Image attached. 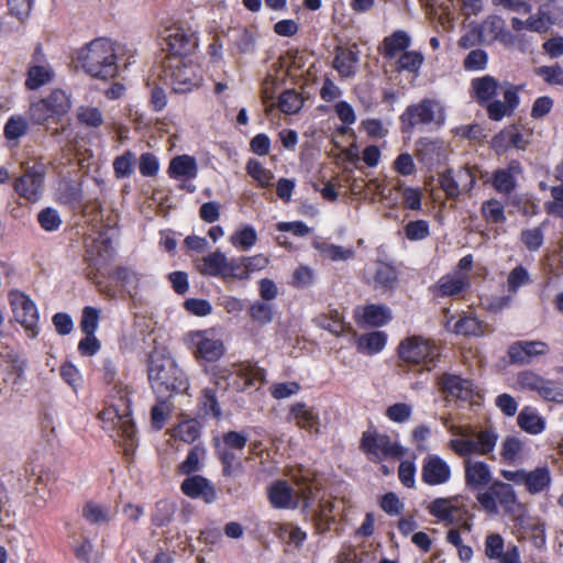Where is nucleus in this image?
I'll list each match as a JSON object with an SVG mask.
<instances>
[{
    "label": "nucleus",
    "mask_w": 563,
    "mask_h": 563,
    "mask_svg": "<svg viewBox=\"0 0 563 563\" xmlns=\"http://www.w3.org/2000/svg\"><path fill=\"white\" fill-rule=\"evenodd\" d=\"M206 455V450L199 445H195L188 452L185 461L178 466L179 472L183 475H189L199 471L201 460Z\"/></svg>",
    "instance_id": "obj_42"
},
{
    "label": "nucleus",
    "mask_w": 563,
    "mask_h": 563,
    "mask_svg": "<svg viewBox=\"0 0 563 563\" xmlns=\"http://www.w3.org/2000/svg\"><path fill=\"white\" fill-rule=\"evenodd\" d=\"M290 415L300 429L320 433V418L313 408L308 407L305 402H296L290 408Z\"/></svg>",
    "instance_id": "obj_23"
},
{
    "label": "nucleus",
    "mask_w": 563,
    "mask_h": 563,
    "mask_svg": "<svg viewBox=\"0 0 563 563\" xmlns=\"http://www.w3.org/2000/svg\"><path fill=\"white\" fill-rule=\"evenodd\" d=\"M104 379L109 384H113V391L115 393L114 397H117L120 402L125 400L128 401L130 399L129 395L131 393L130 387L122 382L115 380V371L110 363L104 365Z\"/></svg>",
    "instance_id": "obj_50"
},
{
    "label": "nucleus",
    "mask_w": 563,
    "mask_h": 563,
    "mask_svg": "<svg viewBox=\"0 0 563 563\" xmlns=\"http://www.w3.org/2000/svg\"><path fill=\"white\" fill-rule=\"evenodd\" d=\"M423 63V56L418 52L406 51L399 55L397 60L398 70L416 73Z\"/></svg>",
    "instance_id": "obj_56"
},
{
    "label": "nucleus",
    "mask_w": 563,
    "mask_h": 563,
    "mask_svg": "<svg viewBox=\"0 0 563 563\" xmlns=\"http://www.w3.org/2000/svg\"><path fill=\"white\" fill-rule=\"evenodd\" d=\"M118 407H121V409H118L117 406L112 407V411L117 417L114 427L118 430V434L123 438L124 453L129 455L134 452L136 445V427L130 417V399L128 405L125 400L121 401V405H118Z\"/></svg>",
    "instance_id": "obj_14"
},
{
    "label": "nucleus",
    "mask_w": 563,
    "mask_h": 563,
    "mask_svg": "<svg viewBox=\"0 0 563 563\" xmlns=\"http://www.w3.org/2000/svg\"><path fill=\"white\" fill-rule=\"evenodd\" d=\"M158 402L152 407L151 419L156 430H161L172 411V405L164 398H158Z\"/></svg>",
    "instance_id": "obj_53"
},
{
    "label": "nucleus",
    "mask_w": 563,
    "mask_h": 563,
    "mask_svg": "<svg viewBox=\"0 0 563 563\" xmlns=\"http://www.w3.org/2000/svg\"><path fill=\"white\" fill-rule=\"evenodd\" d=\"M410 45V37L404 31H396L390 36H387L382 46V54L388 58L394 59L398 55L406 52Z\"/></svg>",
    "instance_id": "obj_30"
},
{
    "label": "nucleus",
    "mask_w": 563,
    "mask_h": 563,
    "mask_svg": "<svg viewBox=\"0 0 563 563\" xmlns=\"http://www.w3.org/2000/svg\"><path fill=\"white\" fill-rule=\"evenodd\" d=\"M316 249L320 251V253L331 261H347L353 258L354 250L346 249L340 245L329 244V243H316Z\"/></svg>",
    "instance_id": "obj_41"
},
{
    "label": "nucleus",
    "mask_w": 563,
    "mask_h": 563,
    "mask_svg": "<svg viewBox=\"0 0 563 563\" xmlns=\"http://www.w3.org/2000/svg\"><path fill=\"white\" fill-rule=\"evenodd\" d=\"M559 20V13H555L549 7H543L538 18H529L522 21L518 18H512L511 25L516 31L528 29L534 32H545Z\"/></svg>",
    "instance_id": "obj_19"
},
{
    "label": "nucleus",
    "mask_w": 563,
    "mask_h": 563,
    "mask_svg": "<svg viewBox=\"0 0 563 563\" xmlns=\"http://www.w3.org/2000/svg\"><path fill=\"white\" fill-rule=\"evenodd\" d=\"M470 285L468 277L464 274L445 275L435 286V295L442 297L461 294Z\"/></svg>",
    "instance_id": "obj_25"
},
{
    "label": "nucleus",
    "mask_w": 563,
    "mask_h": 563,
    "mask_svg": "<svg viewBox=\"0 0 563 563\" xmlns=\"http://www.w3.org/2000/svg\"><path fill=\"white\" fill-rule=\"evenodd\" d=\"M43 100L52 110L49 113H54L58 121L71 107L69 96L60 89H54L46 98H43Z\"/></svg>",
    "instance_id": "obj_33"
},
{
    "label": "nucleus",
    "mask_w": 563,
    "mask_h": 563,
    "mask_svg": "<svg viewBox=\"0 0 563 563\" xmlns=\"http://www.w3.org/2000/svg\"><path fill=\"white\" fill-rule=\"evenodd\" d=\"M528 137L529 133L521 132L517 126H510L495 136L494 144L501 150H505L508 145L518 150H526L529 144Z\"/></svg>",
    "instance_id": "obj_26"
},
{
    "label": "nucleus",
    "mask_w": 563,
    "mask_h": 563,
    "mask_svg": "<svg viewBox=\"0 0 563 563\" xmlns=\"http://www.w3.org/2000/svg\"><path fill=\"white\" fill-rule=\"evenodd\" d=\"M438 386L445 400H470L473 395V383L455 374L444 373L438 378Z\"/></svg>",
    "instance_id": "obj_15"
},
{
    "label": "nucleus",
    "mask_w": 563,
    "mask_h": 563,
    "mask_svg": "<svg viewBox=\"0 0 563 563\" xmlns=\"http://www.w3.org/2000/svg\"><path fill=\"white\" fill-rule=\"evenodd\" d=\"M493 493L496 496V503L506 512H512L517 505V495L510 484L503 482L493 483Z\"/></svg>",
    "instance_id": "obj_32"
},
{
    "label": "nucleus",
    "mask_w": 563,
    "mask_h": 563,
    "mask_svg": "<svg viewBox=\"0 0 563 563\" xmlns=\"http://www.w3.org/2000/svg\"><path fill=\"white\" fill-rule=\"evenodd\" d=\"M410 126L418 124L440 125L444 121V110L440 102L432 99H423L421 102L407 108L401 117Z\"/></svg>",
    "instance_id": "obj_10"
},
{
    "label": "nucleus",
    "mask_w": 563,
    "mask_h": 563,
    "mask_svg": "<svg viewBox=\"0 0 563 563\" xmlns=\"http://www.w3.org/2000/svg\"><path fill=\"white\" fill-rule=\"evenodd\" d=\"M82 516L93 525H104L112 520L113 515L109 507L88 503L82 508Z\"/></svg>",
    "instance_id": "obj_38"
},
{
    "label": "nucleus",
    "mask_w": 563,
    "mask_h": 563,
    "mask_svg": "<svg viewBox=\"0 0 563 563\" xmlns=\"http://www.w3.org/2000/svg\"><path fill=\"white\" fill-rule=\"evenodd\" d=\"M477 167L464 166L454 170L459 188L463 192H470L475 185Z\"/></svg>",
    "instance_id": "obj_54"
},
{
    "label": "nucleus",
    "mask_w": 563,
    "mask_h": 563,
    "mask_svg": "<svg viewBox=\"0 0 563 563\" xmlns=\"http://www.w3.org/2000/svg\"><path fill=\"white\" fill-rule=\"evenodd\" d=\"M412 413V407L405 402H397L386 409V416L394 422L404 423Z\"/></svg>",
    "instance_id": "obj_62"
},
{
    "label": "nucleus",
    "mask_w": 563,
    "mask_h": 563,
    "mask_svg": "<svg viewBox=\"0 0 563 563\" xmlns=\"http://www.w3.org/2000/svg\"><path fill=\"white\" fill-rule=\"evenodd\" d=\"M523 451V443L517 437H507L501 444V457L508 463L517 462Z\"/></svg>",
    "instance_id": "obj_46"
},
{
    "label": "nucleus",
    "mask_w": 563,
    "mask_h": 563,
    "mask_svg": "<svg viewBox=\"0 0 563 563\" xmlns=\"http://www.w3.org/2000/svg\"><path fill=\"white\" fill-rule=\"evenodd\" d=\"M361 448L374 462H380L388 457L399 459L404 455V450L399 444L393 442L388 435L380 433L364 432Z\"/></svg>",
    "instance_id": "obj_9"
},
{
    "label": "nucleus",
    "mask_w": 563,
    "mask_h": 563,
    "mask_svg": "<svg viewBox=\"0 0 563 563\" xmlns=\"http://www.w3.org/2000/svg\"><path fill=\"white\" fill-rule=\"evenodd\" d=\"M442 16L440 23L446 31L453 29L455 20V11H460L465 18L477 15L483 10L482 0H448L446 3L441 4Z\"/></svg>",
    "instance_id": "obj_16"
},
{
    "label": "nucleus",
    "mask_w": 563,
    "mask_h": 563,
    "mask_svg": "<svg viewBox=\"0 0 563 563\" xmlns=\"http://www.w3.org/2000/svg\"><path fill=\"white\" fill-rule=\"evenodd\" d=\"M256 240L257 235L252 227H245L243 230L231 236V243L243 250L252 247L256 243Z\"/></svg>",
    "instance_id": "obj_61"
},
{
    "label": "nucleus",
    "mask_w": 563,
    "mask_h": 563,
    "mask_svg": "<svg viewBox=\"0 0 563 563\" xmlns=\"http://www.w3.org/2000/svg\"><path fill=\"white\" fill-rule=\"evenodd\" d=\"M318 327L329 331L334 335L344 333L349 328L344 323L341 314L336 310L330 311L328 314H320L314 319Z\"/></svg>",
    "instance_id": "obj_35"
},
{
    "label": "nucleus",
    "mask_w": 563,
    "mask_h": 563,
    "mask_svg": "<svg viewBox=\"0 0 563 563\" xmlns=\"http://www.w3.org/2000/svg\"><path fill=\"white\" fill-rule=\"evenodd\" d=\"M483 217L494 223H503L506 220L504 206L496 199H490L483 202L481 208Z\"/></svg>",
    "instance_id": "obj_49"
},
{
    "label": "nucleus",
    "mask_w": 563,
    "mask_h": 563,
    "mask_svg": "<svg viewBox=\"0 0 563 563\" xmlns=\"http://www.w3.org/2000/svg\"><path fill=\"white\" fill-rule=\"evenodd\" d=\"M509 203L517 208L526 217H531L538 213V203L529 195H515L510 197Z\"/></svg>",
    "instance_id": "obj_52"
},
{
    "label": "nucleus",
    "mask_w": 563,
    "mask_h": 563,
    "mask_svg": "<svg viewBox=\"0 0 563 563\" xmlns=\"http://www.w3.org/2000/svg\"><path fill=\"white\" fill-rule=\"evenodd\" d=\"M241 379L244 380L243 389L253 387L255 385L261 386L265 380V371L255 364L245 363L242 364L238 372Z\"/></svg>",
    "instance_id": "obj_37"
},
{
    "label": "nucleus",
    "mask_w": 563,
    "mask_h": 563,
    "mask_svg": "<svg viewBox=\"0 0 563 563\" xmlns=\"http://www.w3.org/2000/svg\"><path fill=\"white\" fill-rule=\"evenodd\" d=\"M8 297L15 321L23 327L30 338H35L38 333L37 324L40 320L35 302L19 289L11 290Z\"/></svg>",
    "instance_id": "obj_7"
},
{
    "label": "nucleus",
    "mask_w": 563,
    "mask_h": 563,
    "mask_svg": "<svg viewBox=\"0 0 563 563\" xmlns=\"http://www.w3.org/2000/svg\"><path fill=\"white\" fill-rule=\"evenodd\" d=\"M518 424L529 433H539L544 428L543 420L529 407L521 410L518 416Z\"/></svg>",
    "instance_id": "obj_40"
},
{
    "label": "nucleus",
    "mask_w": 563,
    "mask_h": 563,
    "mask_svg": "<svg viewBox=\"0 0 563 563\" xmlns=\"http://www.w3.org/2000/svg\"><path fill=\"white\" fill-rule=\"evenodd\" d=\"M464 473L466 486L471 489H482L492 481L490 468L482 461H464Z\"/></svg>",
    "instance_id": "obj_21"
},
{
    "label": "nucleus",
    "mask_w": 563,
    "mask_h": 563,
    "mask_svg": "<svg viewBox=\"0 0 563 563\" xmlns=\"http://www.w3.org/2000/svg\"><path fill=\"white\" fill-rule=\"evenodd\" d=\"M77 121L87 128L97 129L104 122L102 112L90 106H80L76 112Z\"/></svg>",
    "instance_id": "obj_39"
},
{
    "label": "nucleus",
    "mask_w": 563,
    "mask_h": 563,
    "mask_svg": "<svg viewBox=\"0 0 563 563\" xmlns=\"http://www.w3.org/2000/svg\"><path fill=\"white\" fill-rule=\"evenodd\" d=\"M55 78V71L47 62L38 63L33 57L26 73L25 88L29 90H36L43 86L49 85Z\"/></svg>",
    "instance_id": "obj_20"
},
{
    "label": "nucleus",
    "mask_w": 563,
    "mask_h": 563,
    "mask_svg": "<svg viewBox=\"0 0 563 563\" xmlns=\"http://www.w3.org/2000/svg\"><path fill=\"white\" fill-rule=\"evenodd\" d=\"M498 434L492 427L463 423L451 428L448 446L457 456L488 455L496 446Z\"/></svg>",
    "instance_id": "obj_2"
},
{
    "label": "nucleus",
    "mask_w": 563,
    "mask_h": 563,
    "mask_svg": "<svg viewBox=\"0 0 563 563\" xmlns=\"http://www.w3.org/2000/svg\"><path fill=\"white\" fill-rule=\"evenodd\" d=\"M550 484V473L545 467H538L528 472L526 487L532 493H539Z\"/></svg>",
    "instance_id": "obj_43"
},
{
    "label": "nucleus",
    "mask_w": 563,
    "mask_h": 563,
    "mask_svg": "<svg viewBox=\"0 0 563 563\" xmlns=\"http://www.w3.org/2000/svg\"><path fill=\"white\" fill-rule=\"evenodd\" d=\"M452 477L451 466L443 457L428 454L422 461L421 478L429 486L444 485Z\"/></svg>",
    "instance_id": "obj_12"
},
{
    "label": "nucleus",
    "mask_w": 563,
    "mask_h": 563,
    "mask_svg": "<svg viewBox=\"0 0 563 563\" xmlns=\"http://www.w3.org/2000/svg\"><path fill=\"white\" fill-rule=\"evenodd\" d=\"M181 492L190 498H201L207 504L217 500L214 486L201 475H192L181 483Z\"/></svg>",
    "instance_id": "obj_18"
},
{
    "label": "nucleus",
    "mask_w": 563,
    "mask_h": 563,
    "mask_svg": "<svg viewBox=\"0 0 563 563\" xmlns=\"http://www.w3.org/2000/svg\"><path fill=\"white\" fill-rule=\"evenodd\" d=\"M167 76L172 88L177 93H185L198 87L201 82L200 69L197 65L183 58H170Z\"/></svg>",
    "instance_id": "obj_8"
},
{
    "label": "nucleus",
    "mask_w": 563,
    "mask_h": 563,
    "mask_svg": "<svg viewBox=\"0 0 563 563\" xmlns=\"http://www.w3.org/2000/svg\"><path fill=\"white\" fill-rule=\"evenodd\" d=\"M430 514L440 520H449L453 517L456 511V507L453 505L451 498H437L428 507Z\"/></svg>",
    "instance_id": "obj_48"
},
{
    "label": "nucleus",
    "mask_w": 563,
    "mask_h": 563,
    "mask_svg": "<svg viewBox=\"0 0 563 563\" xmlns=\"http://www.w3.org/2000/svg\"><path fill=\"white\" fill-rule=\"evenodd\" d=\"M508 35L504 32V21L496 15L485 19L478 27V37L483 43H492L496 40L504 42Z\"/></svg>",
    "instance_id": "obj_27"
},
{
    "label": "nucleus",
    "mask_w": 563,
    "mask_h": 563,
    "mask_svg": "<svg viewBox=\"0 0 563 563\" xmlns=\"http://www.w3.org/2000/svg\"><path fill=\"white\" fill-rule=\"evenodd\" d=\"M399 357L407 363L423 364L430 369L440 356V349L432 341L422 336H411L399 345Z\"/></svg>",
    "instance_id": "obj_6"
},
{
    "label": "nucleus",
    "mask_w": 563,
    "mask_h": 563,
    "mask_svg": "<svg viewBox=\"0 0 563 563\" xmlns=\"http://www.w3.org/2000/svg\"><path fill=\"white\" fill-rule=\"evenodd\" d=\"M386 344V334L380 331H374L361 335L357 340V349L367 354H376L380 352Z\"/></svg>",
    "instance_id": "obj_36"
},
{
    "label": "nucleus",
    "mask_w": 563,
    "mask_h": 563,
    "mask_svg": "<svg viewBox=\"0 0 563 563\" xmlns=\"http://www.w3.org/2000/svg\"><path fill=\"white\" fill-rule=\"evenodd\" d=\"M303 104V99L295 90H285L278 100V108L287 114L297 113Z\"/></svg>",
    "instance_id": "obj_45"
},
{
    "label": "nucleus",
    "mask_w": 563,
    "mask_h": 563,
    "mask_svg": "<svg viewBox=\"0 0 563 563\" xmlns=\"http://www.w3.org/2000/svg\"><path fill=\"white\" fill-rule=\"evenodd\" d=\"M43 180V168L31 167L14 181V189L21 197L30 201H36L42 195Z\"/></svg>",
    "instance_id": "obj_17"
},
{
    "label": "nucleus",
    "mask_w": 563,
    "mask_h": 563,
    "mask_svg": "<svg viewBox=\"0 0 563 563\" xmlns=\"http://www.w3.org/2000/svg\"><path fill=\"white\" fill-rule=\"evenodd\" d=\"M167 174L173 179H194L198 175L197 161L195 157L187 154L177 155L170 159Z\"/></svg>",
    "instance_id": "obj_22"
},
{
    "label": "nucleus",
    "mask_w": 563,
    "mask_h": 563,
    "mask_svg": "<svg viewBox=\"0 0 563 563\" xmlns=\"http://www.w3.org/2000/svg\"><path fill=\"white\" fill-rule=\"evenodd\" d=\"M162 40L173 55H187L197 46L194 32L178 24L165 27L162 32Z\"/></svg>",
    "instance_id": "obj_11"
},
{
    "label": "nucleus",
    "mask_w": 563,
    "mask_h": 563,
    "mask_svg": "<svg viewBox=\"0 0 563 563\" xmlns=\"http://www.w3.org/2000/svg\"><path fill=\"white\" fill-rule=\"evenodd\" d=\"M396 272L393 267L385 264L378 265L374 275V282L377 287L390 289L396 283Z\"/></svg>",
    "instance_id": "obj_59"
},
{
    "label": "nucleus",
    "mask_w": 563,
    "mask_h": 563,
    "mask_svg": "<svg viewBox=\"0 0 563 563\" xmlns=\"http://www.w3.org/2000/svg\"><path fill=\"white\" fill-rule=\"evenodd\" d=\"M439 183L441 188L445 191L448 198L455 199L462 194L453 169H448L442 173L439 177Z\"/></svg>",
    "instance_id": "obj_60"
},
{
    "label": "nucleus",
    "mask_w": 563,
    "mask_h": 563,
    "mask_svg": "<svg viewBox=\"0 0 563 563\" xmlns=\"http://www.w3.org/2000/svg\"><path fill=\"white\" fill-rule=\"evenodd\" d=\"M49 483L51 475L46 472H41L35 476L32 482V490L29 494L32 506L42 509L47 505L52 498Z\"/></svg>",
    "instance_id": "obj_24"
},
{
    "label": "nucleus",
    "mask_w": 563,
    "mask_h": 563,
    "mask_svg": "<svg viewBox=\"0 0 563 563\" xmlns=\"http://www.w3.org/2000/svg\"><path fill=\"white\" fill-rule=\"evenodd\" d=\"M296 488H291L286 482L279 481L269 488V501L275 508H297L300 501L308 507V501L313 493L320 488L319 483L309 471L299 470L292 475Z\"/></svg>",
    "instance_id": "obj_4"
},
{
    "label": "nucleus",
    "mask_w": 563,
    "mask_h": 563,
    "mask_svg": "<svg viewBox=\"0 0 563 563\" xmlns=\"http://www.w3.org/2000/svg\"><path fill=\"white\" fill-rule=\"evenodd\" d=\"M358 63L357 53L350 48H338L333 60V67L339 71L341 77H352L355 74L356 64Z\"/></svg>",
    "instance_id": "obj_31"
},
{
    "label": "nucleus",
    "mask_w": 563,
    "mask_h": 563,
    "mask_svg": "<svg viewBox=\"0 0 563 563\" xmlns=\"http://www.w3.org/2000/svg\"><path fill=\"white\" fill-rule=\"evenodd\" d=\"M188 338L196 349L195 355L197 358L207 362H216L225 352L223 342L219 339H214L207 331L191 332Z\"/></svg>",
    "instance_id": "obj_13"
},
{
    "label": "nucleus",
    "mask_w": 563,
    "mask_h": 563,
    "mask_svg": "<svg viewBox=\"0 0 563 563\" xmlns=\"http://www.w3.org/2000/svg\"><path fill=\"white\" fill-rule=\"evenodd\" d=\"M200 273L203 275L227 278V275L231 273L229 268V261L223 253L219 251L213 252L203 257V264L200 267Z\"/></svg>",
    "instance_id": "obj_29"
},
{
    "label": "nucleus",
    "mask_w": 563,
    "mask_h": 563,
    "mask_svg": "<svg viewBox=\"0 0 563 563\" xmlns=\"http://www.w3.org/2000/svg\"><path fill=\"white\" fill-rule=\"evenodd\" d=\"M37 220L45 231L57 230L62 224V219L58 212L52 208L42 210L37 216Z\"/></svg>",
    "instance_id": "obj_64"
},
{
    "label": "nucleus",
    "mask_w": 563,
    "mask_h": 563,
    "mask_svg": "<svg viewBox=\"0 0 563 563\" xmlns=\"http://www.w3.org/2000/svg\"><path fill=\"white\" fill-rule=\"evenodd\" d=\"M429 234V223L424 220L410 221L405 227V235L410 241L424 240Z\"/></svg>",
    "instance_id": "obj_58"
},
{
    "label": "nucleus",
    "mask_w": 563,
    "mask_h": 563,
    "mask_svg": "<svg viewBox=\"0 0 563 563\" xmlns=\"http://www.w3.org/2000/svg\"><path fill=\"white\" fill-rule=\"evenodd\" d=\"M452 331L461 335L478 336L484 334V325L474 317H463L454 323Z\"/></svg>",
    "instance_id": "obj_44"
},
{
    "label": "nucleus",
    "mask_w": 563,
    "mask_h": 563,
    "mask_svg": "<svg viewBox=\"0 0 563 563\" xmlns=\"http://www.w3.org/2000/svg\"><path fill=\"white\" fill-rule=\"evenodd\" d=\"M249 314L254 322L261 325L267 324L274 317L273 306L268 302L255 301L250 306Z\"/></svg>",
    "instance_id": "obj_47"
},
{
    "label": "nucleus",
    "mask_w": 563,
    "mask_h": 563,
    "mask_svg": "<svg viewBox=\"0 0 563 563\" xmlns=\"http://www.w3.org/2000/svg\"><path fill=\"white\" fill-rule=\"evenodd\" d=\"M148 379L158 398H168L173 393L187 389L183 371L175 362L159 353H153L148 358Z\"/></svg>",
    "instance_id": "obj_5"
},
{
    "label": "nucleus",
    "mask_w": 563,
    "mask_h": 563,
    "mask_svg": "<svg viewBox=\"0 0 563 563\" xmlns=\"http://www.w3.org/2000/svg\"><path fill=\"white\" fill-rule=\"evenodd\" d=\"M82 69L93 78L108 80L117 76L118 64L114 44L104 37L96 38L77 51Z\"/></svg>",
    "instance_id": "obj_3"
},
{
    "label": "nucleus",
    "mask_w": 563,
    "mask_h": 563,
    "mask_svg": "<svg viewBox=\"0 0 563 563\" xmlns=\"http://www.w3.org/2000/svg\"><path fill=\"white\" fill-rule=\"evenodd\" d=\"M548 346L541 341H520L514 343L509 349V355L512 362H526V357L544 354Z\"/></svg>",
    "instance_id": "obj_28"
},
{
    "label": "nucleus",
    "mask_w": 563,
    "mask_h": 563,
    "mask_svg": "<svg viewBox=\"0 0 563 563\" xmlns=\"http://www.w3.org/2000/svg\"><path fill=\"white\" fill-rule=\"evenodd\" d=\"M170 434L185 443H194L200 435V424L194 419L185 420L172 429Z\"/></svg>",
    "instance_id": "obj_34"
},
{
    "label": "nucleus",
    "mask_w": 563,
    "mask_h": 563,
    "mask_svg": "<svg viewBox=\"0 0 563 563\" xmlns=\"http://www.w3.org/2000/svg\"><path fill=\"white\" fill-rule=\"evenodd\" d=\"M530 275L528 271L519 265L510 271L507 278V288L511 294H516L518 289L522 286L530 284Z\"/></svg>",
    "instance_id": "obj_51"
},
{
    "label": "nucleus",
    "mask_w": 563,
    "mask_h": 563,
    "mask_svg": "<svg viewBox=\"0 0 563 563\" xmlns=\"http://www.w3.org/2000/svg\"><path fill=\"white\" fill-rule=\"evenodd\" d=\"M246 170L247 174L253 177L262 187L269 186L274 178L273 174L264 168L262 164L255 159L249 161Z\"/></svg>",
    "instance_id": "obj_57"
},
{
    "label": "nucleus",
    "mask_w": 563,
    "mask_h": 563,
    "mask_svg": "<svg viewBox=\"0 0 563 563\" xmlns=\"http://www.w3.org/2000/svg\"><path fill=\"white\" fill-rule=\"evenodd\" d=\"M52 110L46 104V102L41 99L30 107V119L36 123V124H44L49 119L54 120L55 122H58V119L54 113H49Z\"/></svg>",
    "instance_id": "obj_55"
},
{
    "label": "nucleus",
    "mask_w": 563,
    "mask_h": 563,
    "mask_svg": "<svg viewBox=\"0 0 563 563\" xmlns=\"http://www.w3.org/2000/svg\"><path fill=\"white\" fill-rule=\"evenodd\" d=\"M493 183L496 190L504 194L511 192L516 186L512 173L504 169H499L495 173Z\"/></svg>",
    "instance_id": "obj_63"
},
{
    "label": "nucleus",
    "mask_w": 563,
    "mask_h": 563,
    "mask_svg": "<svg viewBox=\"0 0 563 563\" xmlns=\"http://www.w3.org/2000/svg\"><path fill=\"white\" fill-rule=\"evenodd\" d=\"M474 98L481 103H487V114L490 120L500 121L510 117L519 104V86L508 81L499 82L487 75L472 80Z\"/></svg>",
    "instance_id": "obj_1"
}]
</instances>
